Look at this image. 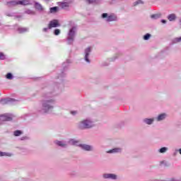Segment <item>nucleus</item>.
<instances>
[{"label":"nucleus","mask_w":181,"mask_h":181,"mask_svg":"<svg viewBox=\"0 0 181 181\" xmlns=\"http://www.w3.org/2000/svg\"><path fill=\"white\" fill-rule=\"evenodd\" d=\"M60 93V90L57 89V90H52L44 93L42 95L43 100L41 101L42 110H40V112L42 114H47L49 111H52L54 108L55 100L53 99V97H56Z\"/></svg>","instance_id":"obj_1"},{"label":"nucleus","mask_w":181,"mask_h":181,"mask_svg":"<svg viewBox=\"0 0 181 181\" xmlns=\"http://www.w3.org/2000/svg\"><path fill=\"white\" fill-rule=\"evenodd\" d=\"M94 127V122L91 118H86L78 123L79 129H90Z\"/></svg>","instance_id":"obj_2"},{"label":"nucleus","mask_w":181,"mask_h":181,"mask_svg":"<svg viewBox=\"0 0 181 181\" xmlns=\"http://www.w3.org/2000/svg\"><path fill=\"white\" fill-rule=\"evenodd\" d=\"M77 30V28L76 27H72L69 29V31L68 33V35L66 37V42L68 45H73V42H74V37H76V32Z\"/></svg>","instance_id":"obj_3"},{"label":"nucleus","mask_w":181,"mask_h":181,"mask_svg":"<svg viewBox=\"0 0 181 181\" xmlns=\"http://www.w3.org/2000/svg\"><path fill=\"white\" fill-rule=\"evenodd\" d=\"M56 145H57L58 146H61V148H66L68 145V144L69 145H78V141L74 139H71L69 140L68 142L64 141H55Z\"/></svg>","instance_id":"obj_4"},{"label":"nucleus","mask_w":181,"mask_h":181,"mask_svg":"<svg viewBox=\"0 0 181 181\" xmlns=\"http://www.w3.org/2000/svg\"><path fill=\"white\" fill-rule=\"evenodd\" d=\"M101 17L103 19H105L106 22H112L114 21H117V16H115L114 14L108 16V13H103Z\"/></svg>","instance_id":"obj_5"},{"label":"nucleus","mask_w":181,"mask_h":181,"mask_svg":"<svg viewBox=\"0 0 181 181\" xmlns=\"http://www.w3.org/2000/svg\"><path fill=\"white\" fill-rule=\"evenodd\" d=\"M13 119V115L9 113H5L4 115H0V121H12Z\"/></svg>","instance_id":"obj_6"},{"label":"nucleus","mask_w":181,"mask_h":181,"mask_svg":"<svg viewBox=\"0 0 181 181\" xmlns=\"http://www.w3.org/2000/svg\"><path fill=\"white\" fill-rule=\"evenodd\" d=\"M15 102H16V100L9 98L0 100V104H1V105H5V104H13Z\"/></svg>","instance_id":"obj_7"},{"label":"nucleus","mask_w":181,"mask_h":181,"mask_svg":"<svg viewBox=\"0 0 181 181\" xmlns=\"http://www.w3.org/2000/svg\"><path fill=\"white\" fill-rule=\"evenodd\" d=\"M85 57L84 60L86 62V63H90L91 61H90V59L88 58L90 57V54L91 53V47H89L85 49Z\"/></svg>","instance_id":"obj_8"},{"label":"nucleus","mask_w":181,"mask_h":181,"mask_svg":"<svg viewBox=\"0 0 181 181\" xmlns=\"http://www.w3.org/2000/svg\"><path fill=\"white\" fill-rule=\"evenodd\" d=\"M35 1L33 0H18V5H23V6H26V5H33V3Z\"/></svg>","instance_id":"obj_9"},{"label":"nucleus","mask_w":181,"mask_h":181,"mask_svg":"<svg viewBox=\"0 0 181 181\" xmlns=\"http://www.w3.org/2000/svg\"><path fill=\"white\" fill-rule=\"evenodd\" d=\"M59 26H60V24L58 20H52L49 23V29H52V28H59Z\"/></svg>","instance_id":"obj_10"},{"label":"nucleus","mask_w":181,"mask_h":181,"mask_svg":"<svg viewBox=\"0 0 181 181\" xmlns=\"http://www.w3.org/2000/svg\"><path fill=\"white\" fill-rule=\"evenodd\" d=\"M79 146L81 148V149H83V151H91L94 149L92 146L87 144H80Z\"/></svg>","instance_id":"obj_11"},{"label":"nucleus","mask_w":181,"mask_h":181,"mask_svg":"<svg viewBox=\"0 0 181 181\" xmlns=\"http://www.w3.org/2000/svg\"><path fill=\"white\" fill-rule=\"evenodd\" d=\"M104 179H112V180H117V175L115 174H104Z\"/></svg>","instance_id":"obj_12"},{"label":"nucleus","mask_w":181,"mask_h":181,"mask_svg":"<svg viewBox=\"0 0 181 181\" xmlns=\"http://www.w3.org/2000/svg\"><path fill=\"white\" fill-rule=\"evenodd\" d=\"M33 4H35V8L39 12H43V6L42 4H40L39 2L34 1Z\"/></svg>","instance_id":"obj_13"},{"label":"nucleus","mask_w":181,"mask_h":181,"mask_svg":"<svg viewBox=\"0 0 181 181\" xmlns=\"http://www.w3.org/2000/svg\"><path fill=\"white\" fill-rule=\"evenodd\" d=\"M155 121V119L153 118H145L143 119V122L144 124H146L147 125H152L153 124V122Z\"/></svg>","instance_id":"obj_14"},{"label":"nucleus","mask_w":181,"mask_h":181,"mask_svg":"<svg viewBox=\"0 0 181 181\" xmlns=\"http://www.w3.org/2000/svg\"><path fill=\"white\" fill-rule=\"evenodd\" d=\"M167 117H168V115H166V113H162L156 117V121L158 122L163 121V119H165Z\"/></svg>","instance_id":"obj_15"},{"label":"nucleus","mask_w":181,"mask_h":181,"mask_svg":"<svg viewBox=\"0 0 181 181\" xmlns=\"http://www.w3.org/2000/svg\"><path fill=\"white\" fill-rule=\"evenodd\" d=\"M58 5L62 9H66V8H69V6H70V4L69 2H59Z\"/></svg>","instance_id":"obj_16"},{"label":"nucleus","mask_w":181,"mask_h":181,"mask_svg":"<svg viewBox=\"0 0 181 181\" xmlns=\"http://www.w3.org/2000/svg\"><path fill=\"white\" fill-rule=\"evenodd\" d=\"M19 0L18 1H11L7 2L8 6H16V5H19Z\"/></svg>","instance_id":"obj_17"},{"label":"nucleus","mask_w":181,"mask_h":181,"mask_svg":"<svg viewBox=\"0 0 181 181\" xmlns=\"http://www.w3.org/2000/svg\"><path fill=\"white\" fill-rule=\"evenodd\" d=\"M122 149L120 148H115L107 151V153H119Z\"/></svg>","instance_id":"obj_18"},{"label":"nucleus","mask_w":181,"mask_h":181,"mask_svg":"<svg viewBox=\"0 0 181 181\" xmlns=\"http://www.w3.org/2000/svg\"><path fill=\"white\" fill-rule=\"evenodd\" d=\"M17 30L19 33H25V32H28L29 30V28H23V27H19Z\"/></svg>","instance_id":"obj_19"},{"label":"nucleus","mask_w":181,"mask_h":181,"mask_svg":"<svg viewBox=\"0 0 181 181\" xmlns=\"http://www.w3.org/2000/svg\"><path fill=\"white\" fill-rule=\"evenodd\" d=\"M168 21H170V22H173V21H175V19H176V15L175 13L170 14L168 16Z\"/></svg>","instance_id":"obj_20"},{"label":"nucleus","mask_w":181,"mask_h":181,"mask_svg":"<svg viewBox=\"0 0 181 181\" xmlns=\"http://www.w3.org/2000/svg\"><path fill=\"white\" fill-rule=\"evenodd\" d=\"M57 11H59V7H57V6L50 8L51 13H56V12H57Z\"/></svg>","instance_id":"obj_21"},{"label":"nucleus","mask_w":181,"mask_h":181,"mask_svg":"<svg viewBox=\"0 0 181 181\" xmlns=\"http://www.w3.org/2000/svg\"><path fill=\"white\" fill-rule=\"evenodd\" d=\"M0 156H12V153L0 151Z\"/></svg>","instance_id":"obj_22"},{"label":"nucleus","mask_w":181,"mask_h":181,"mask_svg":"<svg viewBox=\"0 0 181 181\" xmlns=\"http://www.w3.org/2000/svg\"><path fill=\"white\" fill-rule=\"evenodd\" d=\"M25 13H27V15H36V13L30 9L26 10Z\"/></svg>","instance_id":"obj_23"},{"label":"nucleus","mask_w":181,"mask_h":181,"mask_svg":"<svg viewBox=\"0 0 181 181\" xmlns=\"http://www.w3.org/2000/svg\"><path fill=\"white\" fill-rule=\"evenodd\" d=\"M168 151V148L167 147H162L161 148H160L159 150H158V152L160 153H165V152H167Z\"/></svg>","instance_id":"obj_24"},{"label":"nucleus","mask_w":181,"mask_h":181,"mask_svg":"<svg viewBox=\"0 0 181 181\" xmlns=\"http://www.w3.org/2000/svg\"><path fill=\"white\" fill-rule=\"evenodd\" d=\"M6 78H7V80H12L13 78V75H12L11 73H8L6 75Z\"/></svg>","instance_id":"obj_25"},{"label":"nucleus","mask_w":181,"mask_h":181,"mask_svg":"<svg viewBox=\"0 0 181 181\" xmlns=\"http://www.w3.org/2000/svg\"><path fill=\"white\" fill-rule=\"evenodd\" d=\"M151 19H159L160 16L159 14H153L151 16Z\"/></svg>","instance_id":"obj_26"},{"label":"nucleus","mask_w":181,"mask_h":181,"mask_svg":"<svg viewBox=\"0 0 181 181\" xmlns=\"http://www.w3.org/2000/svg\"><path fill=\"white\" fill-rule=\"evenodd\" d=\"M22 135V132L21 130H16L14 132V136H19Z\"/></svg>","instance_id":"obj_27"},{"label":"nucleus","mask_w":181,"mask_h":181,"mask_svg":"<svg viewBox=\"0 0 181 181\" xmlns=\"http://www.w3.org/2000/svg\"><path fill=\"white\" fill-rule=\"evenodd\" d=\"M69 63H71V62L69 59H67L66 63L63 64L64 69H66V67L69 66Z\"/></svg>","instance_id":"obj_28"},{"label":"nucleus","mask_w":181,"mask_h":181,"mask_svg":"<svg viewBox=\"0 0 181 181\" xmlns=\"http://www.w3.org/2000/svg\"><path fill=\"white\" fill-rule=\"evenodd\" d=\"M149 37H151V34L147 33L144 36V40H149Z\"/></svg>","instance_id":"obj_29"},{"label":"nucleus","mask_w":181,"mask_h":181,"mask_svg":"<svg viewBox=\"0 0 181 181\" xmlns=\"http://www.w3.org/2000/svg\"><path fill=\"white\" fill-rule=\"evenodd\" d=\"M179 42H181V37H176L173 40V43H179Z\"/></svg>","instance_id":"obj_30"},{"label":"nucleus","mask_w":181,"mask_h":181,"mask_svg":"<svg viewBox=\"0 0 181 181\" xmlns=\"http://www.w3.org/2000/svg\"><path fill=\"white\" fill-rule=\"evenodd\" d=\"M54 35H55L56 36L60 35V30L59 29H55L54 31Z\"/></svg>","instance_id":"obj_31"},{"label":"nucleus","mask_w":181,"mask_h":181,"mask_svg":"<svg viewBox=\"0 0 181 181\" xmlns=\"http://www.w3.org/2000/svg\"><path fill=\"white\" fill-rule=\"evenodd\" d=\"M0 60H5V55L2 52H0Z\"/></svg>","instance_id":"obj_32"},{"label":"nucleus","mask_w":181,"mask_h":181,"mask_svg":"<svg viewBox=\"0 0 181 181\" xmlns=\"http://www.w3.org/2000/svg\"><path fill=\"white\" fill-rule=\"evenodd\" d=\"M139 4H144V1H142V0H139L134 3V5H139Z\"/></svg>","instance_id":"obj_33"},{"label":"nucleus","mask_w":181,"mask_h":181,"mask_svg":"<svg viewBox=\"0 0 181 181\" xmlns=\"http://www.w3.org/2000/svg\"><path fill=\"white\" fill-rule=\"evenodd\" d=\"M71 115H76L77 110L71 111Z\"/></svg>","instance_id":"obj_34"},{"label":"nucleus","mask_w":181,"mask_h":181,"mask_svg":"<svg viewBox=\"0 0 181 181\" xmlns=\"http://www.w3.org/2000/svg\"><path fill=\"white\" fill-rule=\"evenodd\" d=\"M96 0H88V4H95Z\"/></svg>","instance_id":"obj_35"},{"label":"nucleus","mask_w":181,"mask_h":181,"mask_svg":"<svg viewBox=\"0 0 181 181\" xmlns=\"http://www.w3.org/2000/svg\"><path fill=\"white\" fill-rule=\"evenodd\" d=\"M177 152H179L178 149H176L175 152L173 153V156H176L177 155Z\"/></svg>","instance_id":"obj_36"},{"label":"nucleus","mask_w":181,"mask_h":181,"mask_svg":"<svg viewBox=\"0 0 181 181\" xmlns=\"http://www.w3.org/2000/svg\"><path fill=\"white\" fill-rule=\"evenodd\" d=\"M49 29H50V28H49V26H48V28H43L42 31L43 32H47V30H49Z\"/></svg>","instance_id":"obj_37"},{"label":"nucleus","mask_w":181,"mask_h":181,"mask_svg":"<svg viewBox=\"0 0 181 181\" xmlns=\"http://www.w3.org/2000/svg\"><path fill=\"white\" fill-rule=\"evenodd\" d=\"M64 76V73H62V75L58 77V78H62V77H63Z\"/></svg>","instance_id":"obj_38"},{"label":"nucleus","mask_w":181,"mask_h":181,"mask_svg":"<svg viewBox=\"0 0 181 181\" xmlns=\"http://www.w3.org/2000/svg\"><path fill=\"white\" fill-rule=\"evenodd\" d=\"M161 23H166V20H161Z\"/></svg>","instance_id":"obj_39"},{"label":"nucleus","mask_w":181,"mask_h":181,"mask_svg":"<svg viewBox=\"0 0 181 181\" xmlns=\"http://www.w3.org/2000/svg\"><path fill=\"white\" fill-rule=\"evenodd\" d=\"M178 152L181 155V148L178 149Z\"/></svg>","instance_id":"obj_40"},{"label":"nucleus","mask_w":181,"mask_h":181,"mask_svg":"<svg viewBox=\"0 0 181 181\" xmlns=\"http://www.w3.org/2000/svg\"><path fill=\"white\" fill-rule=\"evenodd\" d=\"M23 140H25V137L21 138V141H23Z\"/></svg>","instance_id":"obj_41"}]
</instances>
